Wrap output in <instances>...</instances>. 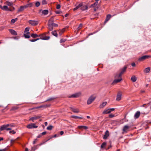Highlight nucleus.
<instances>
[{
  "instance_id": "obj_1",
  "label": "nucleus",
  "mask_w": 151,
  "mask_h": 151,
  "mask_svg": "<svg viewBox=\"0 0 151 151\" xmlns=\"http://www.w3.org/2000/svg\"><path fill=\"white\" fill-rule=\"evenodd\" d=\"M115 79L112 83L113 84L119 82L122 80V75L119 73H116L115 75Z\"/></svg>"
},
{
  "instance_id": "obj_2",
  "label": "nucleus",
  "mask_w": 151,
  "mask_h": 151,
  "mask_svg": "<svg viewBox=\"0 0 151 151\" xmlns=\"http://www.w3.org/2000/svg\"><path fill=\"white\" fill-rule=\"evenodd\" d=\"M14 127V125L11 124H7L3 125L1 126L0 129L1 131H3L5 129L7 131L11 130V128Z\"/></svg>"
},
{
  "instance_id": "obj_3",
  "label": "nucleus",
  "mask_w": 151,
  "mask_h": 151,
  "mask_svg": "<svg viewBox=\"0 0 151 151\" xmlns=\"http://www.w3.org/2000/svg\"><path fill=\"white\" fill-rule=\"evenodd\" d=\"M0 8L3 10H5L7 11H13L15 9L14 8L13 6H12L11 7L9 8L8 6L6 5H4L3 6L0 5Z\"/></svg>"
},
{
  "instance_id": "obj_4",
  "label": "nucleus",
  "mask_w": 151,
  "mask_h": 151,
  "mask_svg": "<svg viewBox=\"0 0 151 151\" xmlns=\"http://www.w3.org/2000/svg\"><path fill=\"white\" fill-rule=\"evenodd\" d=\"M132 129H131L130 126L127 125H125L124 126L122 129V134H124V133H127Z\"/></svg>"
},
{
  "instance_id": "obj_5",
  "label": "nucleus",
  "mask_w": 151,
  "mask_h": 151,
  "mask_svg": "<svg viewBox=\"0 0 151 151\" xmlns=\"http://www.w3.org/2000/svg\"><path fill=\"white\" fill-rule=\"evenodd\" d=\"M96 97L94 95H92L88 99L87 101V104H91L96 99Z\"/></svg>"
},
{
  "instance_id": "obj_6",
  "label": "nucleus",
  "mask_w": 151,
  "mask_h": 151,
  "mask_svg": "<svg viewBox=\"0 0 151 151\" xmlns=\"http://www.w3.org/2000/svg\"><path fill=\"white\" fill-rule=\"evenodd\" d=\"M39 21L35 20H29L28 21L29 24L32 26L37 25L39 23Z\"/></svg>"
},
{
  "instance_id": "obj_7",
  "label": "nucleus",
  "mask_w": 151,
  "mask_h": 151,
  "mask_svg": "<svg viewBox=\"0 0 151 151\" xmlns=\"http://www.w3.org/2000/svg\"><path fill=\"white\" fill-rule=\"evenodd\" d=\"M151 58V55H145L140 57L139 59L138 60L140 61H143V60Z\"/></svg>"
},
{
  "instance_id": "obj_8",
  "label": "nucleus",
  "mask_w": 151,
  "mask_h": 151,
  "mask_svg": "<svg viewBox=\"0 0 151 151\" xmlns=\"http://www.w3.org/2000/svg\"><path fill=\"white\" fill-rule=\"evenodd\" d=\"M27 127L28 129H32L34 128H37L38 126L36 125L35 124L31 123L26 126Z\"/></svg>"
},
{
  "instance_id": "obj_9",
  "label": "nucleus",
  "mask_w": 151,
  "mask_h": 151,
  "mask_svg": "<svg viewBox=\"0 0 151 151\" xmlns=\"http://www.w3.org/2000/svg\"><path fill=\"white\" fill-rule=\"evenodd\" d=\"M122 93L121 91H119L118 92L116 98V100L117 101L120 100L122 99Z\"/></svg>"
},
{
  "instance_id": "obj_10",
  "label": "nucleus",
  "mask_w": 151,
  "mask_h": 151,
  "mask_svg": "<svg viewBox=\"0 0 151 151\" xmlns=\"http://www.w3.org/2000/svg\"><path fill=\"white\" fill-rule=\"evenodd\" d=\"M127 67L126 66H124L123 68L121 69L119 73L122 76L124 73L126 71V69Z\"/></svg>"
},
{
  "instance_id": "obj_11",
  "label": "nucleus",
  "mask_w": 151,
  "mask_h": 151,
  "mask_svg": "<svg viewBox=\"0 0 151 151\" xmlns=\"http://www.w3.org/2000/svg\"><path fill=\"white\" fill-rule=\"evenodd\" d=\"M39 36L40 37V39L42 40H48L50 38V37L44 36L43 34L40 35Z\"/></svg>"
},
{
  "instance_id": "obj_12",
  "label": "nucleus",
  "mask_w": 151,
  "mask_h": 151,
  "mask_svg": "<svg viewBox=\"0 0 151 151\" xmlns=\"http://www.w3.org/2000/svg\"><path fill=\"white\" fill-rule=\"evenodd\" d=\"M40 117V116H37L32 117L30 118L29 120V121H32V122H34L35 120L37 119Z\"/></svg>"
},
{
  "instance_id": "obj_13",
  "label": "nucleus",
  "mask_w": 151,
  "mask_h": 151,
  "mask_svg": "<svg viewBox=\"0 0 151 151\" xmlns=\"http://www.w3.org/2000/svg\"><path fill=\"white\" fill-rule=\"evenodd\" d=\"M109 131L108 130H106L105 133V134L103 136V139H106L109 136Z\"/></svg>"
},
{
  "instance_id": "obj_14",
  "label": "nucleus",
  "mask_w": 151,
  "mask_h": 151,
  "mask_svg": "<svg viewBox=\"0 0 151 151\" xmlns=\"http://www.w3.org/2000/svg\"><path fill=\"white\" fill-rule=\"evenodd\" d=\"M81 95L80 93H76L70 96L69 97L77 98Z\"/></svg>"
},
{
  "instance_id": "obj_15",
  "label": "nucleus",
  "mask_w": 151,
  "mask_h": 151,
  "mask_svg": "<svg viewBox=\"0 0 151 151\" xmlns=\"http://www.w3.org/2000/svg\"><path fill=\"white\" fill-rule=\"evenodd\" d=\"M91 7H94V8H96L97 9H98L99 7V6H98V2H96L95 3H94V4H91Z\"/></svg>"
},
{
  "instance_id": "obj_16",
  "label": "nucleus",
  "mask_w": 151,
  "mask_h": 151,
  "mask_svg": "<svg viewBox=\"0 0 151 151\" xmlns=\"http://www.w3.org/2000/svg\"><path fill=\"white\" fill-rule=\"evenodd\" d=\"M71 110L74 113H78L79 112V110L78 109L74 108L73 107L70 108Z\"/></svg>"
},
{
  "instance_id": "obj_17",
  "label": "nucleus",
  "mask_w": 151,
  "mask_h": 151,
  "mask_svg": "<svg viewBox=\"0 0 151 151\" xmlns=\"http://www.w3.org/2000/svg\"><path fill=\"white\" fill-rule=\"evenodd\" d=\"M111 16L110 14H108L106 16V19L104 21V23L105 24L111 17Z\"/></svg>"
},
{
  "instance_id": "obj_18",
  "label": "nucleus",
  "mask_w": 151,
  "mask_h": 151,
  "mask_svg": "<svg viewBox=\"0 0 151 151\" xmlns=\"http://www.w3.org/2000/svg\"><path fill=\"white\" fill-rule=\"evenodd\" d=\"M4 4L6 5H7L8 6H12V5H13V3L12 2H10L8 1H6L4 3Z\"/></svg>"
},
{
  "instance_id": "obj_19",
  "label": "nucleus",
  "mask_w": 151,
  "mask_h": 151,
  "mask_svg": "<svg viewBox=\"0 0 151 151\" xmlns=\"http://www.w3.org/2000/svg\"><path fill=\"white\" fill-rule=\"evenodd\" d=\"M9 32L12 35H17V32L13 29H9Z\"/></svg>"
},
{
  "instance_id": "obj_20",
  "label": "nucleus",
  "mask_w": 151,
  "mask_h": 151,
  "mask_svg": "<svg viewBox=\"0 0 151 151\" xmlns=\"http://www.w3.org/2000/svg\"><path fill=\"white\" fill-rule=\"evenodd\" d=\"M25 8H26L25 6H21L18 9V12H22Z\"/></svg>"
},
{
  "instance_id": "obj_21",
  "label": "nucleus",
  "mask_w": 151,
  "mask_h": 151,
  "mask_svg": "<svg viewBox=\"0 0 151 151\" xmlns=\"http://www.w3.org/2000/svg\"><path fill=\"white\" fill-rule=\"evenodd\" d=\"M78 128L81 129H88V127L84 126H79L78 127Z\"/></svg>"
},
{
  "instance_id": "obj_22",
  "label": "nucleus",
  "mask_w": 151,
  "mask_h": 151,
  "mask_svg": "<svg viewBox=\"0 0 151 151\" xmlns=\"http://www.w3.org/2000/svg\"><path fill=\"white\" fill-rule=\"evenodd\" d=\"M140 115V112L139 111H137L135 114L134 115V117L135 118L137 119L138 118Z\"/></svg>"
},
{
  "instance_id": "obj_23",
  "label": "nucleus",
  "mask_w": 151,
  "mask_h": 151,
  "mask_svg": "<svg viewBox=\"0 0 151 151\" xmlns=\"http://www.w3.org/2000/svg\"><path fill=\"white\" fill-rule=\"evenodd\" d=\"M150 70V68L149 67H148L147 68H146L144 70V72L145 73H147L149 72Z\"/></svg>"
},
{
  "instance_id": "obj_24",
  "label": "nucleus",
  "mask_w": 151,
  "mask_h": 151,
  "mask_svg": "<svg viewBox=\"0 0 151 151\" xmlns=\"http://www.w3.org/2000/svg\"><path fill=\"white\" fill-rule=\"evenodd\" d=\"M29 32H28L26 33V34H24V36L25 38H29L30 37V36L29 35Z\"/></svg>"
},
{
  "instance_id": "obj_25",
  "label": "nucleus",
  "mask_w": 151,
  "mask_h": 151,
  "mask_svg": "<svg viewBox=\"0 0 151 151\" xmlns=\"http://www.w3.org/2000/svg\"><path fill=\"white\" fill-rule=\"evenodd\" d=\"M110 113H111V111H110V110L108 109L107 110H104L103 112V114H109Z\"/></svg>"
},
{
  "instance_id": "obj_26",
  "label": "nucleus",
  "mask_w": 151,
  "mask_h": 151,
  "mask_svg": "<svg viewBox=\"0 0 151 151\" xmlns=\"http://www.w3.org/2000/svg\"><path fill=\"white\" fill-rule=\"evenodd\" d=\"M53 25L52 24H48V29L50 30L53 29Z\"/></svg>"
},
{
  "instance_id": "obj_27",
  "label": "nucleus",
  "mask_w": 151,
  "mask_h": 151,
  "mask_svg": "<svg viewBox=\"0 0 151 151\" xmlns=\"http://www.w3.org/2000/svg\"><path fill=\"white\" fill-rule=\"evenodd\" d=\"M54 19L53 17H51L49 20L48 24H53Z\"/></svg>"
},
{
  "instance_id": "obj_28",
  "label": "nucleus",
  "mask_w": 151,
  "mask_h": 151,
  "mask_svg": "<svg viewBox=\"0 0 151 151\" xmlns=\"http://www.w3.org/2000/svg\"><path fill=\"white\" fill-rule=\"evenodd\" d=\"M48 11L47 10H45L42 12V13L44 15H46L48 14Z\"/></svg>"
},
{
  "instance_id": "obj_29",
  "label": "nucleus",
  "mask_w": 151,
  "mask_h": 151,
  "mask_svg": "<svg viewBox=\"0 0 151 151\" xmlns=\"http://www.w3.org/2000/svg\"><path fill=\"white\" fill-rule=\"evenodd\" d=\"M59 34L60 35H62L63 33H64V32L65 31V28H63L61 30H59Z\"/></svg>"
},
{
  "instance_id": "obj_30",
  "label": "nucleus",
  "mask_w": 151,
  "mask_h": 151,
  "mask_svg": "<svg viewBox=\"0 0 151 151\" xmlns=\"http://www.w3.org/2000/svg\"><path fill=\"white\" fill-rule=\"evenodd\" d=\"M33 5V3H30L28 4H27L26 5H25L26 8L27 7H32Z\"/></svg>"
},
{
  "instance_id": "obj_31",
  "label": "nucleus",
  "mask_w": 151,
  "mask_h": 151,
  "mask_svg": "<svg viewBox=\"0 0 151 151\" xmlns=\"http://www.w3.org/2000/svg\"><path fill=\"white\" fill-rule=\"evenodd\" d=\"M51 105L50 104H47V105H45L43 106H39V107L40 108H46L48 107H49Z\"/></svg>"
},
{
  "instance_id": "obj_32",
  "label": "nucleus",
  "mask_w": 151,
  "mask_h": 151,
  "mask_svg": "<svg viewBox=\"0 0 151 151\" xmlns=\"http://www.w3.org/2000/svg\"><path fill=\"white\" fill-rule=\"evenodd\" d=\"M106 145V142H104L101 145V147L102 148H104Z\"/></svg>"
},
{
  "instance_id": "obj_33",
  "label": "nucleus",
  "mask_w": 151,
  "mask_h": 151,
  "mask_svg": "<svg viewBox=\"0 0 151 151\" xmlns=\"http://www.w3.org/2000/svg\"><path fill=\"white\" fill-rule=\"evenodd\" d=\"M107 104L106 102H103L102 104H101L100 106V107L101 108H103Z\"/></svg>"
},
{
  "instance_id": "obj_34",
  "label": "nucleus",
  "mask_w": 151,
  "mask_h": 151,
  "mask_svg": "<svg viewBox=\"0 0 151 151\" xmlns=\"http://www.w3.org/2000/svg\"><path fill=\"white\" fill-rule=\"evenodd\" d=\"M52 33L53 35L55 36V37H57L58 36V35L56 31L55 30L53 31L52 32Z\"/></svg>"
},
{
  "instance_id": "obj_35",
  "label": "nucleus",
  "mask_w": 151,
  "mask_h": 151,
  "mask_svg": "<svg viewBox=\"0 0 151 151\" xmlns=\"http://www.w3.org/2000/svg\"><path fill=\"white\" fill-rule=\"evenodd\" d=\"M18 20V19L17 18H16L15 19H12L11 21V24H14L15 22L17 21Z\"/></svg>"
},
{
  "instance_id": "obj_36",
  "label": "nucleus",
  "mask_w": 151,
  "mask_h": 151,
  "mask_svg": "<svg viewBox=\"0 0 151 151\" xmlns=\"http://www.w3.org/2000/svg\"><path fill=\"white\" fill-rule=\"evenodd\" d=\"M131 80L133 82H135L137 80L135 76H132L131 78Z\"/></svg>"
},
{
  "instance_id": "obj_37",
  "label": "nucleus",
  "mask_w": 151,
  "mask_h": 151,
  "mask_svg": "<svg viewBox=\"0 0 151 151\" xmlns=\"http://www.w3.org/2000/svg\"><path fill=\"white\" fill-rule=\"evenodd\" d=\"M71 117L72 118H74V119H78V118L79 119H83V118H82V117H78V116H71Z\"/></svg>"
},
{
  "instance_id": "obj_38",
  "label": "nucleus",
  "mask_w": 151,
  "mask_h": 151,
  "mask_svg": "<svg viewBox=\"0 0 151 151\" xmlns=\"http://www.w3.org/2000/svg\"><path fill=\"white\" fill-rule=\"evenodd\" d=\"M18 107L17 106L13 107L11 109V111H14L18 109Z\"/></svg>"
},
{
  "instance_id": "obj_39",
  "label": "nucleus",
  "mask_w": 151,
  "mask_h": 151,
  "mask_svg": "<svg viewBox=\"0 0 151 151\" xmlns=\"http://www.w3.org/2000/svg\"><path fill=\"white\" fill-rule=\"evenodd\" d=\"M88 9V7L86 6H84L82 7L81 9L82 10H86Z\"/></svg>"
},
{
  "instance_id": "obj_40",
  "label": "nucleus",
  "mask_w": 151,
  "mask_h": 151,
  "mask_svg": "<svg viewBox=\"0 0 151 151\" xmlns=\"http://www.w3.org/2000/svg\"><path fill=\"white\" fill-rule=\"evenodd\" d=\"M31 36L33 38H35L38 36L37 35L35 34H32L31 35Z\"/></svg>"
},
{
  "instance_id": "obj_41",
  "label": "nucleus",
  "mask_w": 151,
  "mask_h": 151,
  "mask_svg": "<svg viewBox=\"0 0 151 151\" xmlns=\"http://www.w3.org/2000/svg\"><path fill=\"white\" fill-rule=\"evenodd\" d=\"M39 108H40V107H39V106L36 107H34L33 108H30L29 109V111H31V110H32L35 109H38Z\"/></svg>"
},
{
  "instance_id": "obj_42",
  "label": "nucleus",
  "mask_w": 151,
  "mask_h": 151,
  "mask_svg": "<svg viewBox=\"0 0 151 151\" xmlns=\"http://www.w3.org/2000/svg\"><path fill=\"white\" fill-rule=\"evenodd\" d=\"M53 126H52L50 125L47 128V129L48 130H51Z\"/></svg>"
},
{
  "instance_id": "obj_43",
  "label": "nucleus",
  "mask_w": 151,
  "mask_h": 151,
  "mask_svg": "<svg viewBox=\"0 0 151 151\" xmlns=\"http://www.w3.org/2000/svg\"><path fill=\"white\" fill-rule=\"evenodd\" d=\"M66 41V39H65L62 38L61 39L60 41V43H63L65 42Z\"/></svg>"
},
{
  "instance_id": "obj_44",
  "label": "nucleus",
  "mask_w": 151,
  "mask_h": 151,
  "mask_svg": "<svg viewBox=\"0 0 151 151\" xmlns=\"http://www.w3.org/2000/svg\"><path fill=\"white\" fill-rule=\"evenodd\" d=\"M42 4H47V2L46 0H42Z\"/></svg>"
},
{
  "instance_id": "obj_45",
  "label": "nucleus",
  "mask_w": 151,
  "mask_h": 151,
  "mask_svg": "<svg viewBox=\"0 0 151 151\" xmlns=\"http://www.w3.org/2000/svg\"><path fill=\"white\" fill-rule=\"evenodd\" d=\"M29 30V27H26L24 30V32H28Z\"/></svg>"
},
{
  "instance_id": "obj_46",
  "label": "nucleus",
  "mask_w": 151,
  "mask_h": 151,
  "mask_svg": "<svg viewBox=\"0 0 151 151\" xmlns=\"http://www.w3.org/2000/svg\"><path fill=\"white\" fill-rule=\"evenodd\" d=\"M82 27V24H80L79 25L78 27V30H79L80 29H81V28Z\"/></svg>"
},
{
  "instance_id": "obj_47",
  "label": "nucleus",
  "mask_w": 151,
  "mask_h": 151,
  "mask_svg": "<svg viewBox=\"0 0 151 151\" xmlns=\"http://www.w3.org/2000/svg\"><path fill=\"white\" fill-rule=\"evenodd\" d=\"M35 5L37 7H38L40 5V3L39 2H37L35 3Z\"/></svg>"
},
{
  "instance_id": "obj_48",
  "label": "nucleus",
  "mask_w": 151,
  "mask_h": 151,
  "mask_svg": "<svg viewBox=\"0 0 151 151\" xmlns=\"http://www.w3.org/2000/svg\"><path fill=\"white\" fill-rule=\"evenodd\" d=\"M9 133L10 134H15V133H16V132L14 131V130H12V131H10L9 132Z\"/></svg>"
},
{
  "instance_id": "obj_49",
  "label": "nucleus",
  "mask_w": 151,
  "mask_h": 151,
  "mask_svg": "<svg viewBox=\"0 0 151 151\" xmlns=\"http://www.w3.org/2000/svg\"><path fill=\"white\" fill-rule=\"evenodd\" d=\"M114 116V114H110L109 115V117L110 118H112Z\"/></svg>"
},
{
  "instance_id": "obj_50",
  "label": "nucleus",
  "mask_w": 151,
  "mask_h": 151,
  "mask_svg": "<svg viewBox=\"0 0 151 151\" xmlns=\"http://www.w3.org/2000/svg\"><path fill=\"white\" fill-rule=\"evenodd\" d=\"M39 39H33V40H30V41L31 42H34L36 41L37 40H38Z\"/></svg>"
},
{
  "instance_id": "obj_51",
  "label": "nucleus",
  "mask_w": 151,
  "mask_h": 151,
  "mask_svg": "<svg viewBox=\"0 0 151 151\" xmlns=\"http://www.w3.org/2000/svg\"><path fill=\"white\" fill-rule=\"evenodd\" d=\"M60 8V4H58L57 5L56 8L57 9H59Z\"/></svg>"
},
{
  "instance_id": "obj_52",
  "label": "nucleus",
  "mask_w": 151,
  "mask_h": 151,
  "mask_svg": "<svg viewBox=\"0 0 151 151\" xmlns=\"http://www.w3.org/2000/svg\"><path fill=\"white\" fill-rule=\"evenodd\" d=\"M37 139H35L34 140L33 142V144H35L36 143V142H37Z\"/></svg>"
},
{
  "instance_id": "obj_53",
  "label": "nucleus",
  "mask_w": 151,
  "mask_h": 151,
  "mask_svg": "<svg viewBox=\"0 0 151 151\" xmlns=\"http://www.w3.org/2000/svg\"><path fill=\"white\" fill-rule=\"evenodd\" d=\"M83 5V4L82 3H80V4L78 6H77L79 8L81 6Z\"/></svg>"
},
{
  "instance_id": "obj_54",
  "label": "nucleus",
  "mask_w": 151,
  "mask_h": 151,
  "mask_svg": "<svg viewBox=\"0 0 151 151\" xmlns=\"http://www.w3.org/2000/svg\"><path fill=\"white\" fill-rule=\"evenodd\" d=\"M131 65H132V66L133 67H134L136 66V64H135V63H132L131 64Z\"/></svg>"
},
{
  "instance_id": "obj_55",
  "label": "nucleus",
  "mask_w": 151,
  "mask_h": 151,
  "mask_svg": "<svg viewBox=\"0 0 151 151\" xmlns=\"http://www.w3.org/2000/svg\"><path fill=\"white\" fill-rule=\"evenodd\" d=\"M4 29V27H0V30H2Z\"/></svg>"
},
{
  "instance_id": "obj_56",
  "label": "nucleus",
  "mask_w": 151,
  "mask_h": 151,
  "mask_svg": "<svg viewBox=\"0 0 151 151\" xmlns=\"http://www.w3.org/2000/svg\"><path fill=\"white\" fill-rule=\"evenodd\" d=\"M46 134V132H44L42 133L41 134L42 135H45Z\"/></svg>"
},
{
  "instance_id": "obj_57",
  "label": "nucleus",
  "mask_w": 151,
  "mask_h": 151,
  "mask_svg": "<svg viewBox=\"0 0 151 151\" xmlns=\"http://www.w3.org/2000/svg\"><path fill=\"white\" fill-rule=\"evenodd\" d=\"M79 8L77 6H76V8H74V9H73V10L74 11L77 10V9H78Z\"/></svg>"
},
{
  "instance_id": "obj_58",
  "label": "nucleus",
  "mask_w": 151,
  "mask_h": 151,
  "mask_svg": "<svg viewBox=\"0 0 151 151\" xmlns=\"http://www.w3.org/2000/svg\"><path fill=\"white\" fill-rule=\"evenodd\" d=\"M42 136V134H39L38 136H37V137L38 138H40Z\"/></svg>"
},
{
  "instance_id": "obj_59",
  "label": "nucleus",
  "mask_w": 151,
  "mask_h": 151,
  "mask_svg": "<svg viewBox=\"0 0 151 151\" xmlns=\"http://www.w3.org/2000/svg\"><path fill=\"white\" fill-rule=\"evenodd\" d=\"M15 140H16L15 139V140H11V143L12 144L14 142H15Z\"/></svg>"
},
{
  "instance_id": "obj_60",
  "label": "nucleus",
  "mask_w": 151,
  "mask_h": 151,
  "mask_svg": "<svg viewBox=\"0 0 151 151\" xmlns=\"http://www.w3.org/2000/svg\"><path fill=\"white\" fill-rule=\"evenodd\" d=\"M55 12L56 14H59L61 12L60 11H56Z\"/></svg>"
},
{
  "instance_id": "obj_61",
  "label": "nucleus",
  "mask_w": 151,
  "mask_h": 151,
  "mask_svg": "<svg viewBox=\"0 0 151 151\" xmlns=\"http://www.w3.org/2000/svg\"><path fill=\"white\" fill-rule=\"evenodd\" d=\"M53 27L54 26V27H58V25L57 24H55V23H53Z\"/></svg>"
},
{
  "instance_id": "obj_62",
  "label": "nucleus",
  "mask_w": 151,
  "mask_h": 151,
  "mask_svg": "<svg viewBox=\"0 0 151 151\" xmlns=\"http://www.w3.org/2000/svg\"><path fill=\"white\" fill-rule=\"evenodd\" d=\"M64 133V132L63 131H61L60 132V134L61 135H62Z\"/></svg>"
},
{
  "instance_id": "obj_63",
  "label": "nucleus",
  "mask_w": 151,
  "mask_h": 151,
  "mask_svg": "<svg viewBox=\"0 0 151 151\" xmlns=\"http://www.w3.org/2000/svg\"><path fill=\"white\" fill-rule=\"evenodd\" d=\"M109 109L110 110L111 112V111H114V108L111 109Z\"/></svg>"
},
{
  "instance_id": "obj_64",
  "label": "nucleus",
  "mask_w": 151,
  "mask_h": 151,
  "mask_svg": "<svg viewBox=\"0 0 151 151\" xmlns=\"http://www.w3.org/2000/svg\"><path fill=\"white\" fill-rule=\"evenodd\" d=\"M6 149L3 150H0V151H6Z\"/></svg>"
}]
</instances>
